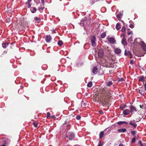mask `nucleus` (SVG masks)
Segmentation results:
<instances>
[{"instance_id": "1", "label": "nucleus", "mask_w": 146, "mask_h": 146, "mask_svg": "<svg viewBox=\"0 0 146 146\" xmlns=\"http://www.w3.org/2000/svg\"><path fill=\"white\" fill-rule=\"evenodd\" d=\"M112 94L111 90L105 87L99 92L96 96V100L102 106H106L108 104L109 100Z\"/></svg>"}, {"instance_id": "2", "label": "nucleus", "mask_w": 146, "mask_h": 146, "mask_svg": "<svg viewBox=\"0 0 146 146\" xmlns=\"http://www.w3.org/2000/svg\"><path fill=\"white\" fill-rule=\"evenodd\" d=\"M134 42L140 44L143 50L145 52V53H146V44L143 41H141L140 38L136 39Z\"/></svg>"}, {"instance_id": "3", "label": "nucleus", "mask_w": 146, "mask_h": 146, "mask_svg": "<svg viewBox=\"0 0 146 146\" xmlns=\"http://www.w3.org/2000/svg\"><path fill=\"white\" fill-rule=\"evenodd\" d=\"M66 137L68 138L70 140H72L73 139L74 137V133L71 132H68V134L66 136Z\"/></svg>"}, {"instance_id": "4", "label": "nucleus", "mask_w": 146, "mask_h": 146, "mask_svg": "<svg viewBox=\"0 0 146 146\" xmlns=\"http://www.w3.org/2000/svg\"><path fill=\"white\" fill-rule=\"evenodd\" d=\"M92 45L93 46L95 47L96 46V38L95 36H92L91 37Z\"/></svg>"}, {"instance_id": "5", "label": "nucleus", "mask_w": 146, "mask_h": 146, "mask_svg": "<svg viewBox=\"0 0 146 146\" xmlns=\"http://www.w3.org/2000/svg\"><path fill=\"white\" fill-rule=\"evenodd\" d=\"M2 142L4 144L7 145L9 144L10 143V141L7 138H4L2 140Z\"/></svg>"}, {"instance_id": "6", "label": "nucleus", "mask_w": 146, "mask_h": 146, "mask_svg": "<svg viewBox=\"0 0 146 146\" xmlns=\"http://www.w3.org/2000/svg\"><path fill=\"white\" fill-rule=\"evenodd\" d=\"M98 54L99 57L100 58H102L104 55V50L102 49H99L98 51Z\"/></svg>"}, {"instance_id": "7", "label": "nucleus", "mask_w": 146, "mask_h": 146, "mask_svg": "<svg viewBox=\"0 0 146 146\" xmlns=\"http://www.w3.org/2000/svg\"><path fill=\"white\" fill-rule=\"evenodd\" d=\"M138 110V109L135 106L132 105L130 106V111L131 113H132L134 111H137Z\"/></svg>"}, {"instance_id": "8", "label": "nucleus", "mask_w": 146, "mask_h": 146, "mask_svg": "<svg viewBox=\"0 0 146 146\" xmlns=\"http://www.w3.org/2000/svg\"><path fill=\"white\" fill-rule=\"evenodd\" d=\"M108 42L111 44H115L116 42L114 38L112 37L108 38Z\"/></svg>"}, {"instance_id": "9", "label": "nucleus", "mask_w": 146, "mask_h": 146, "mask_svg": "<svg viewBox=\"0 0 146 146\" xmlns=\"http://www.w3.org/2000/svg\"><path fill=\"white\" fill-rule=\"evenodd\" d=\"M52 38L50 35L46 36V42L49 43L51 42Z\"/></svg>"}, {"instance_id": "10", "label": "nucleus", "mask_w": 146, "mask_h": 146, "mask_svg": "<svg viewBox=\"0 0 146 146\" xmlns=\"http://www.w3.org/2000/svg\"><path fill=\"white\" fill-rule=\"evenodd\" d=\"M104 51H105L106 52L107 54H110V51H109V48L107 46H105L104 47Z\"/></svg>"}, {"instance_id": "11", "label": "nucleus", "mask_w": 146, "mask_h": 146, "mask_svg": "<svg viewBox=\"0 0 146 146\" xmlns=\"http://www.w3.org/2000/svg\"><path fill=\"white\" fill-rule=\"evenodd\" d=\"M92 72L94 74H96L98 73V69L96 67H94L93 68Z\"/></svg>"}, {"instance_id": "12", "label": "nucleus", "mask_w": 146, "mask_h": 146, "mask_svg": "<svg viewBox=\"0 0 146 146\" xmlns=\"http://www.w3.org/2000/svg\"><path fill=\"white\" fill-rule=\"evenodd\" d=\"M129 110L128 109H126L125 110L123 111V114L125 115H128L129 113Z\"/></svg>"}, {"instance_id": "13", "label": "nucleus", "mask_w": 146, "mask_h": 146, "mask_svg": "<svg viewBox=\"0 0 146 146\" xmlns=\"http://www.w3.org/2000/svg\"><path fill=\"white\" fill-rule=\"evenodd\" d=\"M127 131V129L125 128H122L121 129H118L117 131L119 133H124Z\"/></svg>"}, {"instance_id": "14", "label": "nucleus", "mask_w": 146, "mask_h": 146, "mask_svg": "<svg viewBox=\"0 0 146 146\" xmlns=\"http://www.w3.org/2000/svg\"><path fill=\"white\" fill-rule=\"evenodd\" d=\"M115 52L116 54H119L121 52V50L119 48H117L115 49Z\"/></svg>"}, {"instance_id": "15", "label": "nucleus", "mask_w": 146, "mask_h": 146, "mask_svg": "<svg viewBox=\"0 0 146 146\" xmlns=\"http://www.w3.org/2000/svg\"><path fill=\"white\" fill-rule=\"evenodd\" d=\"M123 14L121 12H119V13L117 15V17L119 20H120L121 17L122 16Z\"/></svg>"}, {"instance_id": "16", "label": "nucleus", "mask_w": 146, "mask_h": 146, "mask_svg": "<svg viewBox=\"0 0 146 146\" xmlns=\"http://www.w3.org/2000/svg\"><path fill=\"white\" fill-rule=\"evenodd\" d=\"M9 44V43L7 42H5L3 43L2 44V46L3 48H5L7 47V46H8Z\"/></svg>"}, {"instance_id": "17", "label": "nucleus", "mask_w": 146, "mask_h": 146, "mask_svg": "<svg viewBox=\"0 0 146 146\" xmlns=\"http://www.w3.org/2000/svg\"><path fill=\"white\" fill-rule=\"evenodd\" d=\"M126 39L125 38V37H124L123 38L122 40H121V43L122 44L125 45V44H127V42H126Z\"/></svg>"}, {"instance_id": "18", "label": "nucleus", "mask_w": 146, "mask_h": 146, "mask_svg": "<svg viewBox=\"0 0 146 146\" xmlns=\"http://www.w3.org/2000/svg\"><path fill=\"white\" fill-rule=\"evenodd\" d=\"M85 22L87 25H89L90 23V20L89 19H87L86 18H85Z\"/></svg>"}, {"instance_id": "19", "label": "nucleus", "mask_w": 146, "mask_h": 146, "mask_svg": "<svg viewBox=\"0 0 146 146\" xmlns=\"http://www.w3.org/2000/svg\"><path fill=\"white\" fill-rule=\"evenodd\" d=\"M125 55V56H127L129 55H131V53L129 51H127L126 50H125L124 53Z\"/></svg>"}, {"instance_id": "20", "label": "nucleus", "mask_w": 146, "mask_h": 146, "mask_svg": "<svg viewBox=\"0 0 146 146\" xmlns=\"http://www.w3.org/2000/svg\"><path fill=\"white\" fill-rule=\"evenodd\" d=\"M42 5L44 6V4L43 5ZM41 7H40L38 9V10L40 12H42L44 8V6H42V5H41Z\"/></svg>"}, {"instance_id": "21", "label": "nucleus", "mask_w": 146, "mask_h": 146, "mask_svg": "<svg viewBox=\"0 0 146 146\" xmlns=\"http://www.w3.org/2000/svg\"><path fill=\"white\" fill-rule=\"evenodd\" d=\"M116 29L117 30H119L121 29V27L120 25V24L119 23H118L117 24L116 27Z\"/></svg>"}, {"instance_id": "22", "label": "nucleus", "mask_w": 146, "mask_h": 146, "mask_svg": "<svg viewBox=\"0 0 146 146\" xmlns=\"http://www.w3.org/2000/svg\"><path fill=\"white\" fill-rule=\"evenodd\" d=\"M92 86V82L90 81L88 82L87 84V86L88 87L91 88Z\"/></svg>"}, {"instance_id": "23", "label": "nucleus", "mask_w": 146, "mask_h": 146, "mask_svg": "<svg viewBox=\"0 0 146 146\" xmlns=\"http://www.w3.org/2000/svg\"><path fill=\"white\" fill-rule=\"evenodd\" d=\"M124 81V80L123 78H118V82L120 84H121L122 82Z\"/></svg>"}, {"instance_id": "24", "label": "nucleus", "mask_w": 146, "mask_h": 146, "mask_svg": "<svg viewBox=\"0 0 146 146\" xmlns=\"http://www.w3.org/2000/svg\"><path fill=\"white\" fill-rule=\"evenodd\" d=\"M113 84V83L112 81H109L108 82H107L106 84V85L108 86H110L111 85H112Z\"/></svg>"}, {"instance_id": "25", "label": "nucleus", "mask_w": 146, "mask_h": 146, "mask_svg": "<svg viewBox=\"0 0 146 146\" xmlns=\"http://www.w3.org/2000/svg\"><path fill=\"white\" fill-rule=\"evenodd\" d=\"M31 9L32 13H33L35 12L36 10V9L35 7H32Z\"/></svg>"}, {"instance_id": "26", "label": "nucleus", "mask_w": 146, "mask_h": 146, "mask_svg": "<svg viewBox=\"0 0 146 146\" xmlns=\"http://www.w3.org/2000/svg\"><path fill=\"white\" fill-rule=\"evenodd\" d=\"M117 123L118 125H121L123 123H125L126 124H127V122H125V121H120L118 122Z\"/></svg>"}, {"instance_id": "27", "label": "nucleus", "mask_w": 146, "mask_h": 146, "mask_svg": "<svg viewBox=\"0 0 146 146\" xmlns=\"http://www.w3.org/2000/svg\"><path fill=\"white\" fill-rule=\"evenodd\" d=\"M35 21L37 22L38 23H39L40 21V19L39 18H38L37 17H35L34 18Z\"/></svg>"}, {"instance_id": "28", "label": "nucleus", "mask_w": 146, "mask_h": 146, "mask_svg": "<svg viewBox=\"0 0 146 146\" xmlns=\"http://www.w3.org/2000/svg\"><path fill=\"white\" fill-rule=\"evenodd\" d=\"M104 135V133L103 131H102L100 132V139L102 138L103 136Z\"/></svg>"}, {"instance_id": "29", "label": "nucleus", "mask_w": 146, "mask_h": 146, "mask_svg": "<svg viewBox=\"0 0 146 146\" xmlns=\"http://www.w3.org/2000/svg\"><path fill=\"white\" fill-rule=\"evenodd\" d=\"M106 36V34L105 32L102 33L101 35V37L102 38H104Z\"/></svg>"}, {"instance_id": "30", "label": "nucleus", "mask_w": 146, "mask_h": 146, "mask_svg": "<svg viewBox=\"0 0 146 146\" xmlns=\"http://www.w3.org/2000/svg\"><path fill=\"white\" fill-rule=\"evenodd\" d=\"M144 78H145L144 76H141V77H140V79H139V81H140L143 82L144 81Z\"/></svg>"}, {"instance_id": "31", "label": "nucleus", "mask_w": 146, "mask_h": 146, "mask_svg": "<svg viewBox=\"0 0 146 146\" xmlns=\"http://www.w3.org/2000/svg\"><path fill=\"white\" fill-rule=\"evenodd\" d=\"M63 42L62 40H59L58 41V45L61 46L63 44Z\"/></svg>"}, {"instance_id": "32", "label": "nucleus", "mask_w": 146, "mask_h": 146, "mask_svg": "<svg viewBox=\"0 0 146 146\" xmlns=\"http://www.w3.org/2000/svg\"><path fill=\"white\" fill-rule=\"evenodd\" d=\"M129 124H131V125H132V126H133V127L135 128H136L137 126V125L136 124H134V123H132L131 121L129 123Z\"/></svg>"}, {"instance_id": "33", "label": "nucleus", "mask_w": 146, "mask_h": 146, "mask_svg": "<svg viewBox=\"0 0 146 146\" xmlns=\"http://www.w3.org/2000/svg\"><path fill=\"white\" fill-rule=\"evenodd\" d=\"M84 21H85V18L84 19H83L81 21L80 23V24H82V25H84Z\"/></svg>"}, {"instance_id": "34", "label": "nucleus", "mask_w": 146, "mask_h": 146, "mask_svg": "<svg viewBox=\"0 0 146 146\" xmlns=\"http://www.w3.org/2000/svg\"><path fill=\"white\" fill-rule=\"evenodd\" d=\"M126 28L124 27H123L121 29V31L122 32H125V31Z\"/></svg>"}, {"instance_id": "35", "label": "nucleus", "mask_w": 146, "mask_h": 146, "mask_svg": "<svg viewBox=\"0 0 146 146\" xmlns=\"http://www.w3.org/2000/svg\"><path fill=\"white\" fill-rule=\"evenodd\" d=\"M139 92L140 94L141 95L143 94L144 93V91L140 90H139Z\"/></svg>"}, {"instance_id": "36", "label": "nucleus", "mask_w": 146, "mask_h": 146, "mask_svg": "<svg viewBox=\"0 0 146 146\" xmlns=\"http://www.w3.org/2000/svg\"><path fill=\"white\" fill-rule=\"evenodd\" d=\"M33 124L35 127H38V124L37 123L35 122H33Z\"/></svg>"}, {"instance_id": "37", "label": "nucleus", "mask_w": 146, "mask_h": 146, "mask_svg": "<svg viewBox=\"0 0 146 146\" xmlns=\"http://www.w3.org/2000/svg\"><path fill=\"white\" fill-rule=\"evenodd\" d=\"M50 112H48L47 113V118H48L49 117H51V116H50Z\"/></svg>"}, {"instance_id": "38", "label": "nucleus", "mask_w": 146, "mask_h": 146, "mask_svg": "<svg viewBox=\"0 0 146 146\" xmlns=\"http://www.w3.org/2000/svg\"><path fill=\"white\" fill-rule=\"evenodd\" d=\"M76 118L77 120H79L81 118V116L80 115L77 116Z\"/></svg>"}, {"instance_id": "39", "label": "nucleus", "mask_w": 146, "mask_h": 146, "mask_svg": "<svg viewBox=\"0 0 146 146\" xmlns=\"http://www.w3.org/2000/svg\"><path fill=\"white\" fill-rule=\"evenodd\" d=\"M126 106V105H125L123 106H120V108L121 110H123L124 109L125 107Z\"/></svg>"}, {"instance_id": "40", "label": "nucleus", "mask_w": 146, "mask_h": 146, "mask_svg": "<svg viewBox=\"0 0 146 146\" xmlns=\"http://www.w3.org/2000/svg\"><path fill=\"white\" fill-rule=\"evenodd\" d=\"M131 133L132 134L133 136H135V132L134 131H132L131 132Z\"/></svg>"}, {"instance_id": "41", "label": "nucleus", "mask_w": 146, "mask_h": 146, "mask_svg": "<svg viewBox=\"0 0 146 146\" xmlns=\"http://www.w3.org/2000/svg\"><path fill=\"white\" fill-rule=\"evenodd\" d=\"M135 142V138H133L131 140V142L134 143Z\"/></svg>"}, {"instance_id": "42", "label": "nucleus", "mask_w": 146, "mask_h": 146, "mask_svg": "<svg viewBox=\"0 0 146 146\" xmlns=\"http://www.w3.org/2000/svg\"><path fill=\"white\" fill-rule=\"evenodd\" d=\"M6 21L7 22H10L11 21L10 19L9 18H7L6 19Z\"/></svg>"}, {"instance_id": "43", "label": "nucleus", "mask_w": 146, "mask_h": 146, "mask_svg": "<svg viewBox=\"0 0 146 146\" xmlns=\"http://www.w3.org/2000/svg\"><path fill=\"white\" fill-rule=\"evenodd\" d=\"M129 27L130 28L133 29L134 27V26L132 24H130L129 25Z\"/></svg>"}, {"instance_id": "44", "label": "nucleus", "mask_w": 146, "mask_h": 146, "mask_svg": "<svg viewBox=\"0 0 146 146\" xmlns=\"http://www.w3.org/2000/svg\"><path fill=\"white\" fill-rule=\"evenodd\" d=\"M134 63V61L133 60H131L130 62V64H133Z\"/></svg>"}, {"instance_id": "45", "label": "nucleus", "mask_w": 146, "mask_h": 146, "mask_svg": "<svg viewBox=\"0 0 146 146\" xmlns=\"http://www.w3.org/2000/svg\"><path fill=\"white\" fill-rule=\"evenodd\" d=\"M103 145V144L102 143H101V141H100V142H99V144H98V145L99 146H101L102 145Z\"/></svg>"}, {"instance_id": "46", "label": "nucleus", "mask_w": 146, "mask_h": 146, "mask_svg": "<svg viewBox=\"0 0 146 146\" xmlns=\"http://www.w3.org/2000/svg\"><path fill=\"white\" fill-rule=\"evenodd\" d=\"M41 1L42 4H43V5L44 3V0H41Z\"/></svg>"}, {"instance_id": "47", "label": "nucleus", "mask_w": 146, "mask_h": 146, "mask_svg": "<svg viewBox=\"0 0 146 146\" xmlns=\"http://www.w3.org/2000/svg\"><path fill=\"white\" fill-rule=\"evenodd\" d=\"M132 33V31H131V32H130L128 33V34L129 35H130Z\"/></svg>"}, {"instance_id": "48", "label": "nucleus", "mask_w": 146, "mask_h": 146, "mask_svg": "<svg viewBox=\"0 0 146 146\" xmlns=\"http://www.w3.org/2000/svg\"><path fill=\"white\" fill-rule=\"evenodd\" d=\"M139 143L141 146H143V145L141 143V141H139Z\"/></svg>"}, {"instance_id": "49", "label": "nucleus", "mask_w": 146, "mask_h": 146, "mask_svg": "<svg viewBox=\"0 0 146 146\" xmlns=\"http://www.w3.org/2000/svg\"><path fill=\"white\" fill-rule=\"evenodd\" d=\"M27 3V4L29 5H28V7L29 8L30 7L31 5L30 4V3H29H29Z\"/></svg>"}, {"instance_id": "50", "label": "nucleus", "mask_w": 146, "mask_h": 146, "mask_svg": "<svg viewBox=\"0 0 146 146\" xmlns=\"http://www.w3.org/2000/svg\"><path fill=\"white\" fill-rule=\"evenodd\" d=\"M51 117H52V118H56V117H55V116L54 115L51 116Z\"/></svg>"}, {"instance_id": "51", "label": "nucleus", "mask_w": 146, "mask_h": 146, "mask_svg": "<svg viewBox=\"0 0 146 146\" xmlns=\"http://www.w3.org/2000/svg\"><path fill=\"white\" fill-rule=\"evenodd\" d=\"M144 88L145 89V90H146V83H145L144 85Z\"/></svg>"}, {"instance_id": "52", "label": "nucleus", "mask_w": 146, "mask_h": 146, "mask_svg": "<svg viewBox=\"0 0 146 146\" xmlns=\"http://www.w3.org/2000/svg\"><path fill=\"white\" fill-rule=\"evenodd\" d=\"M32 0H28V1L27 2V3H28L29 4V3L31 2Z\"/></svg>"}, {"instance_id": "53", "label": "nucleus", "mask_w": 146, "mask_h": 146, "mask_svg": "<svg viewBox=\"0 0 146 146\" xmlns=\"http://www.w3.org/2000/svg\"><path fill=\"white\" fill-rule=\"evenodd\" d=\"M118 146H124L122 144H120Z\"/></svg>"}, {"instance_id": "54", "label": "nucleus", "mask_w": 146, "mask_h": 146, "mask_svg": "<svg viewBox=\"0 0 146 146\" xmlns=\"http://www.w3.org/2000/svg\"><path fill=\"white\" fill-rule=\"evenodd\" d=\"M139 107H140V108H143V106L141 105H140Z\"/></svg>"}, {"instance_id": "55", "label": "nucleus", "mask_w": 146, "mask_h": 146, "mask_svg": "<svg viewBox=\"0 0 146 146\" xmlns=\"http://www.w3.org/2000/svg\"><path fill=\"white\" fill-rule=\"evenodd\" d=\"M6 146V145L4 144H3V145H1V146Z\"/></svg>"}, {"instance_id": "56", "label": "nucleus", "mask_w": 146, "mask_h": 146, "mask_svg": "<svg viewBox=\"0 0 146 146\" xmlns=\"http://www.w3.org/2000/svg\"><path fill=\"white\" fill-rule=\"evenodd\" d=\"M53 33H56V32L55 30H53Z\"/></svg>"}, {"instance_id": "57", "label": "nucleus", "mask_w": 146, "mask_h": 146, "mask_svg": "<svg viewBox=\"0 0 146 146\" xmlns=\"http://www.w3.org/2000/svg\"><path fill=\"white\" fill-rule=\"evenodd\" d=\"M88 94L87 93H86L85 94V96H87L88 95Z\"/></svg>"}, {"instance_id": "58", "label": "nucleus", "mask_w": 146, "mask_h": 146, "mask_svg": "<svg viewBox=\"0 0 146 146\" xmlns=\"http://www.w3.org/2000/svg\"><path fill=\"white\" fill-rule=\"evenodd\" d=\"M121 22H123V21H122H122H121Z\"/></svg>"}, {"instance_id": "59", "label": "nucleus", "mask_w": 146, "mask_h": 146, "mask_svg": "<svg viewBox=\"0 0 146 146\" xmlns=\"http://www.w3.org/2000/svg\"><path fill=\"white\" fill-rule=\"evenodd\" d=\"M109 71H110V72H111V71H110V70H109Z\"/></svg>"}, {"instance_id": "60", "label": "nucleus", "mask_w": 146, "mask_h": 146, "mask_svg": "<svg viewBox=\"0 0 146 146\" xmlns=\"http://www.w3.org/2000/svg\"><path fill=\"white\" fill-rule=\"evenodd\" d=\"M109 71H110V72H111V71H110V70H109Z\"/></svg>"}, {"instance_id": "61", "label": "nucleus", "mask_w": 146, "mask_h": 146, "mask_svg": "<svg viewBox=\"0 0 146 146\" xmlns=\"http://www.w3.org/2000/svg\"><path fill=\"white\" fill-rule=\"evenodd\" d=\"M109 71H110V72H111V71H110V70H109Z\"/></svg>"}, {"instance_id": "62", "label": "nucleus", "mask_w": 146, "mask_h": 146, "mask_svg": "<svg viewBox=\"0 0 146 146\" xmlns=\"http://www.w3.org/2000/svg\"><path fill=\"white\" fill-rule=\"evenodd\" d=\"M41 82H42V83H44V82H43H43H42V81H41Z\"/></svg>"}]
</instances>
